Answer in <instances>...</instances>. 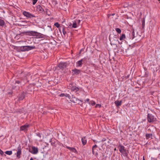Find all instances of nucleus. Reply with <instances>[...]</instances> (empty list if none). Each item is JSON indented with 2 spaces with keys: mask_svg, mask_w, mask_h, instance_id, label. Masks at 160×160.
I'll list each match as a JSON object with an SVG mask.
<instances>
[{
  "mask_svg": "<svg viewBox=\"0 0 160 160\" xmlns=\"http://www.w3.org/2000/svg\"><path fill=\"white\" fill-rule=\"evenodd\" d=\"M26 33L27 35L30 36H36L37 38H43V37L42 36V34L35 31H27L26 32Z\"/></svg>",
  "mask_w": 160,
  "mask_h": 160,
  "instance_id": "1",
  "label": "nucleus"
},
{
  "mask_svg": "<svg viewBox=\"0 0 160 160\" xmlns=\"http://www.w3.org/2000/svg\"><path fill=\"white\" fill-rule=\"evenodd\" d=\"M35 48V46H25L20 47V50L22 51H28Z\"/></svg>",
  "mask_w": 160,
  "mask_h": 160,
  "instance_id": "2",
  "label": "nucleus"
},
{
  "mask_svg": "<svg viewBox=\"0 0 160 160\" xmlns=\"http://www.w3.org/2000/svg\"><path fill=\"white\" fill-rule=\"evenodd\" d=\"M22 14L28 18H31L35 17V16L34 15L32 14L29 12L25 11H23Z\"/></svg>",
  "mask_w": 160,
  "mask_h": 160,
  "instance_id": "3",
  "label": "nucleus"
},
{
  "mask_svg": "<svg viewBox=\"0 0 160 160\" xmlns=\"http://www.w3.org/2000/svg\"><path fill=\"white\" fill-rule=\"evenodd\" d=\"M68 66L67 63L66 62H62L60 63L58 65V67L61 69L63 70Z\"/></svg>",
  "mask_w": 160,
  "mask_h": 160,
  "instance_id": "4",
  "label": "nucleus"
},
{
  "mask_svg": "<svg viewBox=\"0 0 160 160\" xmlns=\"http://www.w3.org/2000/svg\"><path fill=\"white\" fill-rule=\"evenodd\" d=\"M20 83V82L19 81H16L15 82V85L13 86L12 87V88L13 89H15V90H18L19 89V85Z\"/></svg>",
  "mask_w": 160,
  "mask_h": 160,
  "instance_id": "5",
  "label": "nucleus"
},
{
  "mask_svg": "<svg viewBox=\"0 0 160 160\" xmlns=\"http://www.w3.org/2000/svg\"><path fill=\"white\" fill-rule=\"evenodd\" d=\"M135 33L134 31L129 33L128 35L127 36V38L129 39L133 40L135 38Z\"/></svg>",
  "mask_w": 160,
  "mask_h": 160,
  "instance_id": "6",
  "label": "nucleus"
},
{
  "mask_svg": "<svg viewBox=\"0 0 160 160\" xmlns=\"http://www.w3.org/2000/svg\"><path fill=\"white\" fill-rule=\"evenodd\" d=\"M147 120L149 122H153L154 120L153 116L152 114L148 113V115Z\"/></svg>",
  "mask_w": 160,
  "mask_h": 160,
  "instance_id": "7",
  "label": "nucleus"
},
{
  "mask_svg": "<svg viewBox=\"0 0 160 160\" xmlns=\"http://www.w3.org/2000/svg\"><path fill=\"white\" fill-rule=\"evenodd\" d=\"M119 151L121 153H124V154H126V150L125 149L124 146L122 145H119L118 146Z\"/></svg>",
  "mask_w": 160,
  "mask_h": 160,
  "instance_id": "8",
  "label": "nucleus"
},
{
  "mask_svg": "<svg viewBox=\"0 0 160 160\" xmlns=\"http://www.w3.org/2000/svg\"><path fill=\"white\" fill-rule=\"evenodd\" d=\"M32 151H30L32 153L34 154H36L38 152V148L34 146L32 147Z\"/></svg>",
  "mask_w": 160,
  "mask_h": 160,
  "instance_id": "9",
  "label": "nucleus"
},
{
  "mask_svg": "<svg viewBox=\"0 0 160 160\" xmlns=\"http://www.w3.org/2000/svg\"><path fill=\"white\" fill-rule=\"evenodd\" d=\"M29 126V125L27 124L23 125L20 127V130L21 131H26Z\"/></svg>",
  "mask_w": 160,
  "mask_h": 160,
  "instance_id": "10",
  "label": "nucleus"
},
{
  "mask_svg": "<svg viewBox=\"0 0 160 160\" xmlns=\"http://www.w3.org/2000/svg\"><path fill=\"white\" fill-rule=\"evenodd\" d=\"M37 10L38 12H42L44 11L43 9H42V7L39 5H38L37 6Z\"/></svg>",
  "mask_w": 160,
  "mask_h": 160,
  "instance_id": "11",
  "label": "nucleus"
},
{
  "mask_svg": "<svg viewBox=\"0 0 160 160\" xmlns=\"http://www.w3.org/2000/svg\"><path fill=\"white\" fill-rule=\"evenodd\" d=\"M72 71L73 72L74 75H77L79 74L80 72V70L76 69L72 70Z\"/></svg>",
  "mask_w": 160,
  "mask_h": 160,
  "instance_id": "12",
  "label": "nucleus"
},
{
  "mask_svg": "<svg viewBox=\"0 0 160 160\" xmlns=\"http://www.w3.org/2000/svg\"><path fill=\"white\" fill-rule=\"evenodd\" d=\"M70 99V101L74 103H76L78 101H79L78 99L75 97H73V96H72V98H71Z\"/></svg>",
  "mask_w": 160,
  "mask_h": 160,
  "instance_id": "13",
  "label": "nucleus"
},
{
  "mask_svg": "<svg viewBox=\"0 0 160 160\" xmlns=\"http://www.w3.org/2000/svg\"><path fill=\"white\" fill-rule=\"evenodd\" d=\"M71 91L76 92L79 90V89L78 87L74 86L71 88Z\"/></svg>",
  "mask_w": 160,
  "mask_h": 160,
  "instance_id": "14",
  "label": "nucleus"
},
{
  "mask_svg": "<svg viewBox=\"0 0 160 160\" xmlns=\"http://www.w3.org/2000/svg\"><path fill=\"white\" fill-rule=\"evenodd\" d=\"M24 98V95L23 93H22L21 94H19L18 98V100H22Z\"/></svg>",
  "mask_w": 160,
  "mask_h": 160,
  "instance_id": "15",
  "label": "nucleus"
},
{
  "mask_svg": "<svg viewBox=\"0 0 160 160\" xmlns=\"http://www.w3.org/2000/svg\"><path fill=\"white\" fill-rule=\"evenodd\" d=\"M97 147V145H95L93 146V147H92V153L93 154L95 155H98V153L97 152H95L94 151V149Z\"/></svg>",
  "mask_w": 160,
  "mask_h": 160,
  "instance_id": "16",
  "label": "nucleus"
},
{
  "mask_svg": "<svg viewBox=\"0 0 160 160\" xmlns=\"http://www.w3.org/2000/svg\"><path fill=\"white\" fill-rule=\"evenodd\" d=\"M21 153V151L20 149L18 148V151L17 152V157L19 158H20V156Z\"/></svg>",
  "mask_w": 160,
  "mask_h": 160,
  "instance_id": "17",
  "label": "nucleus"
},
{
  "mask_svg": "<svg viewBox=\"0 0 160 160\" xmlns=\"http://www.w3.org/2000/svg\"><path fill=\"white\" fill-rule=\"evenodd\" d=\"M82 59L78 61L76 63L77 67H81L82 64Z\"/></svg>",
  "mask_w": 160,
  "mask_h": 160,
  "instance_id": "18",
  "label": "nucleus"
},
{
  "mask_svg": "<svg viewBox=\"0 0 160 160\" xmlns=\"http://www.w3.org/2000/svg\"><path fill=\"white\" fill-rule=\"evenodd\" d=\"M82 144L84 145H85V144L87 143V140L86 139V138L85 137H83L82 138Z\"/></svg>",
  "mask_w": 160,
  "mask_h": 160,
  "instance_id": "19",
  "label": "nucleus"
},
{
  "mask_svg": "<svg viewBox=\"0 0 160 160\" xmlns=\"http://www.w3.org/2000/svg\"><path fill=\"white\" fill-rule=\"evenodd\" d=\"M122 102L121 101H119L117 100L115 102V103L117 106H120L121 105Z\"/></svg>",
  "mask_w": 160,
  "mask_h": 160,
  "instance_id": "20",
  "label": "nucleus"
},
{
  "mask_svg": "<svg viewBox=\"0 0 160 160\" xmlns=\"http://www.w3.org/2000/svg\"><path fill=\"white\" fill-rule=\"evenodd\" d=\"M152 134H146V138L147 139H148L150 138H152Z\"/></svg>",
  "mask_w": 160,
  "mask_h": 160,
  "instance_id": "21",
  "label": "nucleus"
},
{
  "mask_svg": "<svg viewBox=\"0 0 160 160\" xmlns=\"http://www.w3.org/2000/svg\"><path fill=\"white\" fill-rule=\"evenodd\" d=\"M5 22L4 21L1 19H0V26H3L5 25Z\"/></svg>",
  "mask_w": 160,
  "mask_h": 160,
  "instance_id": "22",
  "label": "nucleus"
},
{
  "mask_svg": "<svg viewBox=\"0 0 160 160\" xmlns=\"http://www.w3.org/2000/svg\"><path fill=\"white\" fill-rule=\"evenodd\" d=\"M77 27V25L76 21H75L74 22H73L72 25L71 26L72 28H76Z\"/></svg>",
  "mask_w": 160,
  "mask_h": 160,
  "instance_id": "23",
  "label": "nucleus"
},
{
  "mask_svg": "<svg viewBox=\"0 0 160 160\" xmlns=\"http://www.w3.org/2000/svg\"><path fill=\"white\" fill-rule=\"evenodd\" d=\"M125 34H122L120 38V40H123L125 38Z\"/></svg>",
  "mask_w": 160,
  "mask_h": 160,
  "instance_id": "24",
  "label": "nucleus"
},
{
  "mask_svg": "<svg viewBox=\"0 0 160 160\" xmlns=\"http://www.w3.org/2000/svg\"><path fill=\"white\" fill-rule=\"evenodd\" d=\"M5 153L7 155H10L12 154V152L11 151H6L5 152Z\"/></svg>",
  "mask_w": 160,
  "mask_h": 160,
  "instance_id": "25",
  "label": "nucleus"
},
{
  "mask_svg": "<svg viewBox=\"0 0 160 160\" xmlns=\"http://www.w3.org/2000/svg\"><path fill=\"white\" fill-rule=\"evenodd\" d=\"M89 104L90 105H92V106H94L95 105L96 103L95 102L93 101H90L89 102Z\"/></svg>",
  "mask_w": 160,
  "mask_h": 160,
  "instance_id": "26",
  "label": "nucleus"
},
{
  "mask_svg": "<svg viewBox=\"0 0 160 160\" xmlns=\"http://www.w3.org/2000/svg\"><path fill=\"white\" fill-rule=\"evenodd\" d=\"M115 30L118 33H120L121 32V31L119 28H115Z\"/></svg>",
  "mask_w": 160,
  "mask_h": 160,
  "instance_id": "27",
  "label": "nucleus"
},
{
  "mask_svg": "<svg viewBox=\"0 0 160 160\" xmlns=\"http://www.w3.org/2000/svg\"><path fill=\"white\" fill-rule=\"evenodd\" d=\"M62 28V32L64 34V35H65V34L66 33V31H65V29L63 27Z\"/></svg>",
  "mask_w": 160,
  "mask_h": 160,
  "instance_id": "28",
  "label": "nucleus"
},
{
  "mask_svg": "<svg viewBox=\"0 0 160 160\" xmlns=\"http://www.w3.org/2000/svg\"><path fill=\"white\" fill-rule=\"evenodd\" d=\"M74 86H73L72 84V83H70L69 85L68 86V88L71 89V88L73 87Z\"/></svg>",
  "mask_w": 160,
  "mask_h": 160,
  "instance_id": "29",
  "label": "nucleus"
},
{
  "mask_svg": "<svg viewBox=\"0 0 160 160\" xmlns=\"http://www.w3.org/2000/svg\"><path fill=\"white\" fill-rule=\"evenodd\" d=\"M54 25L58 28H59L60 26V25L58 22L55 23Z\"/></svg>",
  "mask_w": 160,
  "mask_h": 160,
  "instance_id": "30",
  "label": "nucleus"
},
{
  "mask_svg": "<svg viewBox=\"0 0 160 160\" xmlns=\"http://www.w3.org/2000/svg\"><path fill=\"white\" fill-rule=\"evenodd\" d=\"M65 95H66L65 96V97L68 98L69 99L71 98V97H70V95H69V94H67V93H65Z\"/></svg>",
  "mask_w": 160,
  "mask_h": 160,
  "instance_id": "31",
  "label": "nucleus"
},
{
  "mask_svg": "<svg viewBox=\"0 0 160 160\" xmlns=\"http://www.w3.org/2000/svg\"><path fill=\"white\" fill-rule=\"evenodd\" d=\"M101 107V104H97L95 106V108H100Z\"/></svg>",
  "mask_w": 160,
  "mask_h": 160,
  "instance_id": "32",
  "label": "nucleus"
},
{
  "mask_svg": "<svg viewBox=\"0 0 160 160\" xmlns=\"http://www.w3.org/2000/svg\"><path fill=\"white\" fill-rule=\"evenodd\" d=\"M71 151L74 152H77V151L76 150V149L73 148H72V149Z\"/></svg>",
  "mask_w": 160,
  "mask_h": 160,
  "instance_id": "33",
  "label": "nucleus"
},
{
  "mask_svg": "<svg viewBox=\"0 0 160 160\" xmlns=\"http://www.w3.org/2000/svg\"><path fill=\"white\" fill-rule=\"evenodd\" d=\"M32 4L33 5H35L37 2V0H33Z\"/></svg>",
  "mask_w": 160,
  "mask_h": 160,
  "instance_id": "34",
  "label": "nucleus"
},
{
  "mask_svg": "<svg viewBox=\"0 0 160 160\" xmlns=\"http://www.w3.org/2000/svg\"><path fill=\"white\" fill-rule=\"evenodd\" d=\"M36 135L40 138H41V136L39 133H37L36 134Z\"/></svg>",
  "mask_w": 160,
  "mask_h": 160,
  "instance_id": "35",
  "label": "nucleus"
},
{
  "mask_svg": "<svg viewBox=\"0 0 160 160\" xmlns=\"http://www.w3.org/2000/svg\"><path fill=\"white\" fill-rule=\"evenodd\" d=\"M65 93H62L60 95H59V96L61 97H65Z\"/></svg>",
  "mask_w": 160,
  "mask_h": 160,
  "instance_id": "36",
  "label": "nucleus"
},
{
  "mask_svg": "<svg viewBox=\"0 0 160 160\" xmlns=\"http://www.w3.org/2000/svg\"><path fill=\"white\" fill-rule=\"evenodd\" d=\"M66 148H68V149H69V150H70L71 151L72 149V148H71V147H68L67 146H66Z\"/></svg>",
  "mask_w": 160,
  "mask_h": 160,
  "instance_id": "37",
  "label": "nucleus"
},
{
  "mask_svg": "<svg viewBox=\"0 0 160 160\" xmlns=\"http://www.w3.org/2000/svg\"><path fill=\"white\" fill-rule=\"evenodd\" d=\"M0 154L1 155H3V152L0 149Z\"/></svg>",
  "mask_w": 160,
  "mask_h": 160,
  "instance_id": "38",
  "label": "nucleus"
},
{
  "mask_svg": "<svg viewBox=\"0 0 160 160\" xmlns=\"http://www.w3.org/2000/svg\"><path fill=\"white\" fill-rule=\"evenodd\" d=\"M89 99H88V98H87V99L85 101V102H89Z\"/></svg>",
  "mask_w": 160,
  "mask_h": 160,
  "instance_id": "39",
  "label": "nucleus"
},
{
  "mask_svg": "<svg viewBox=\"0 0 160 160\" xmlns=\"http://www.w3.org/2000/svg\"><path fill=\"white\" fill-rule=\"evenodd\" d=\"M77 21H78V23H79L81 21L80 20H77Z\"/></svg>",
  "mask_w": 160,
  "mask_h": 160,
  "instance_id": "40",
  "label": "nucleus"
},
{
  "mask_svg": "<svg viewBox=\"0 0 160 160\" xmlns=\"http://www.w3.org/2000/svg\"><path fill=\"white\" fill-rule=\"evenodd\" d=\"M30 160H33L32 158H30Z\"/></svg>",
  "mask_w": 160,
  "mask_h": 160,
  "instance_id": "41",
  "label": "nucleus"
},
{
  "mask_svg": "<svg viewBox=\"0 0 160 160\" xmlns=\"http://www.w3.org/2000/svg\"><path fill=\"white\" fill-rule=\"evenodd\" d=\"M93 141L94 142H96V141L95 140H93Z\"/></svg>",
  "mask_w": 160,
  "mask_h": 160,
  "instance_id": "42",
  "label": "nucleus"
},
{
  "mask_svg": "<svg viewBox=\"0 0 160 160\" xmlns=\"http://www.w3.org/2000/svg\"><path fill=\"white\" fill-rule=\"evenodd\" d=\"M145 160V159H144V157L143 158V160Z\"/></svg>",
  "mask_w": 160,
  "mask_h": 160,
  "instance_id": "43",
  "label": "nucleus"
},
{
  "mask_svg": "<svg viewBox=\"0 0 160 160\" xmlns=\"http://www.w3.org/2000/svg\"><path fill=\"white\" fill-rule=\"evenodd\" d=\"M114 150H115V151L116 150V148H115L114 149Z\"/></svg>",
  "mask_w": 160,
  "mask_h": 160,
  "instance_id": "44",
  "label": "nucleus"
},
{
  "mask_svg": "<svg viewBox=\"0 0 160 160\" xmlns=\"http://www.w3.org/2000/svg\"><path fill=\"white\" fill-rule=\"evenodd\" d=\"M135 40H136V41H137L136 39H135Z\"/></svg>",
  "mask_w": 160,
  "mask_h": 160,
  "instance_id": "45",
  "label": "nucleus"
},
{
  "mask_svg": "<svg viewBox=\"0 0 160 160\" xmlns=\"http://www.w3.org/2000/svg\"><path fill=\"white\" fill-rule=\"evenodd\" d=\"M159 1H160V0H158Z\"/></svg>",
  "mask_w": 160,
  "mask_h": 160,
  "instance_id": "46",
  "label": "nucleus"
}]
</instances>
